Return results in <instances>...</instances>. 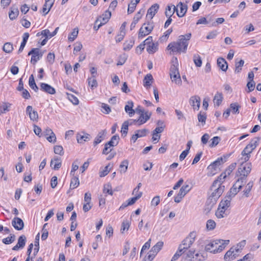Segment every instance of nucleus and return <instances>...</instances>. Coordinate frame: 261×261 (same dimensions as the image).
Masks as SVG:
<instances>
[{"mask_svg": "<svg viewBox=\"0 0 261 261\" xmlns=\"http://www.w3.org/2000/svg\"><path fill=\"white\" fill-rule=\"evenodd\" d=\"M25 242L26 237L25 236L22 235L19 237L17 244L21 247V248H22L25 246Z\"/></svg>", "mask_w": 261, "mask_h": 261, "instance_id": "bf43d9fd", "label": "nucleus"}, {"mask_svg": "<svg viewBox=\"0 0 261 261\" xmlns=\"http://www.w3.org/2000/svg\"><path fill=\"white\" fill-rule=\"evenodd\" d=\"M12 225L17 230H22L24 227V223L22 220L17 217H14L12 220Z\"/></svg>", "mask_w": 261, "mask_h": 261, "instance_id": "2eb2a0df", "label": "nucleus"}, {"mask_svg": "<svg viewBox=\"0 0 261 261\" xmlns=\"http://www.w3.org/2000/svg\"><path fill=\"white\" fill-rule=\"evenodd\" d=\"M255 82L254 81H249L247 84V87L248 88V93H250L255 88Z\"/></svg>", "mask_w": 261, "mask_h": 261, "instance_id": "774afa93", "label": "nucleus"}, {"mask_svg": "<svg viewBox=\"0 0 261 261\" xmlns=\"http://www.w3.org/2000/svg\"><path fill=\"white\" fill-rule=\"evenodd\" d=\"M223 99L222 94L220 93L217 92L214 98V102L215 105L219 106Z\"/></svg>", "mask_w": 261, "mask_h": 261, "instance_id": "a19ab883", "label": "nucleus"}, {"mask_svg": "<svg viewBox=\"0 0 261 261\" xmlns=\"http://www.w3.org/2000/svg\"><path fill=\"white\" fill-rule=\"evenodd\" d=\"M3 49L6 53H10L13 49V44L10 42H7L4 44Z\"/></svg>", "mask_w": 261, "mask_h": 261, "instance_id": "de8ad7c7", "label": "nucleus"}, {"mask_svg": "<svg viewBox=\"0 0 261 261\" xmlns=\"http://www.w3.org/2000/svg\"><path fill=\"white\" fill-rule=\"evenodd\" d=\"M58 30L59 27H57L53 32L51 33L48 29H45L41 32V34L45 37L46 39L51 38L57 34Z\"/></svg>", "mask_w": 261, "mask_h": 261, "instance_id": "a878e982", "label": "nucleus"}, {"mask_svg": "<svg viewBox=\"0 0 261 261\" xmlns=\"http://www.w3.org/2000/svg\"><path fill=\"white\" fill-rule=\"evenodd\" d=\"M193 61L196 67H200L202 65V60L200 56L196 54L193 56Z\"/></svg>", "mask_w": 261, "mask_h": 261, "instance_id": "37998d69", "label": "nucleus"}, {"mask_svg": "<svg viewBox=\"0 0 261 261\" xmlns=\"http://www.w3.org/2000/svg\"><path fill=\"white\" fill-rule=\"evenodd\" d=\"M119 140L118 135H114L111 140L105 144V147L102 150V153L108 154L111 150V147L116 146L118 145Z\"/></svg>", "mask_w": 261, "mask_h": 261, "instance_id": "0eeeda50", "label": "nucleus"}, {"mask_svg": "<svg viewBox=\"0 0 261 261\" xmlns=\"http://www.w3.org/2000/svg\"><path fill=\"white\" fill-rule=\"evenodd\" d=\"M200 100L201 99L199 96L194 95L190 97L189 102L194 110H198L200 107Z\"/></svg>", "mask_w": 261, "mask_h": 261, "instance_id": "4468645a", "label": "nucleus"}, {"mask_svg": "<svg viewBox=\"0 0 261 261\" xmlns=\"http://www.w3.org/2000/svg\"><path fill=\"white\" fill-rule=\"evenodd\" d=\"M128 125H129V123L127 121H125L123 123V124L122 125V127H121V130L122 136L124 135V136H125L126 135V134H127Z\"/></svg>", "mask_w": 261, "mask_h": 261, "instance_id": "5fc2aeb1", "label": "nucleus"}, {"mask_svg": "<svg viewBox=\"0 0 261 261\" xmlns=\"http://www.w3.org/2000/svg\"><path fill=\"white\" fill-rule=\"evenodd\" d=\"M91 138L90 135L84 132L78 133L76 135V139L79 143H83L84 142L88 141Z\"/></svg>", "mask_w": 261, "mask_h": 261, "instance_id": "a211bd4d", "label": "nucleus"}, {"mask_svg": "<svg viewBox=\"0 0 261 261\" xmlns=\"http://www.w3.org/2000/svg\"><path fill=\"white\" fill-rule=\"evenodd\" d=\"M154 25L152 21H147L143 23L139 30L138 38H142L149 34L152 31Z\"/></svg>", "mask_w": 261, "mask_h": 261, "instance_id": "39448f33", "label": "nucleus"}, {"mask_svg": "<svg viewBox=\"0 0 261 261\" xmlns=\"http://www.w3.org/2000/svg\"><path fill=\"white\" fill-rule=\"evenodd\" d=\"M129 227V223L127 220L123 221L121 227V232L123 233L125 230H128Z\"/></svg>", "mask_w": 261, "mask_h": 261, "instance_id": "e2e57ef3", "label": "nucleus"}, {"mask_svg": "<svg viewBox=\"0 0 261 261\" xmlns=\"http://www.w3.org/2000/svg\"><path fill=\"white\" fill-rule=\"evenodd\" d=\"M148 132V130L145 128L137 130L135 134L132 136V140L135 143L138 138L145 136Z\"/></svg>", "mask_w": 261, "mask_h": 261, "instance_id": "aec40b11", "label": "nucleus"}, {"mask_svg": "<svg viewBox=\"0 0 261 261\" xmlns=\"http://www.w3.org/2000/svg\"><path fill=\"white\" fill-rule=\"evenodd\" d=\"M231 199L230 196H226L220 202L219 206L221 207L222 209L227 210V208L230 206Z\"/></svg>", "mask_w": 261, "mask_h": 261, "instance_id": "5701e85b", "label": "nucleus"}, {"mask_svg": "<svg viewBox=\"0 0 261 261\" xmlns=\"http://www.w3.org/2000/svg\"><path fill=\"white\" fill-rule=\"evenodd\" d=\"M240 107H241L237 103H232L230 104L229 109H230V111H232L233 114H239Z\"/></svg>", "mask_w": 261, "mask_h": 261, "instance_id": "09e8293b", "label": "nucleus"}, {"mask_svg": "<svg viewBox=\"0 0 261 261\" xmlns=\"http://www.w3.org/2000/svg\"><path fill=\"white\" fill-rule=\"evenodd\" d=\"M88 84L91 88L96 87L97 86V83L95 79V75L92 76L88 79Z\"/></svg>", "mask_w": 261, "mask_h": 261, "instance_id": "864d4df0", "label": "nucleus"}, {"mask_svg": "<svg viewBox=\"0 0 261 261\" xmlns=\"http://www.w3.org/2000/svg\"><path fill=\"white\" fill-rule=\"evenodd\" d=\"M151 115V112L146 111L144 113H141L139 118L137 120H134L133 121L138 125H140L145 123L147 120H148L150 119Z\"/></svg>", "mask_w": 261, "mask_h": 261, "instance_id": "9d476101", "label": "nucleus"}, {"mask_svg": "<svg viewBox=\"0 0 261 261\" xmlns=\"http://www.w3.org/2000/svg\"><path fill=\"white\" fill-rule=\"evenodd\" d=\"M237 187H234L233 185L232 187L230 189L229 191L227 193L226 196H230L232 199L240 190Z\"/></svg>", "mask_w": 261, "mask_h": 261, "instance_id": "c03bdc74", "label": "nucleus"}, {"mask_svg": "<svg viewBox=\"0 0 261 261\" xmlns=\"http://www.w3.org/2000/svg\"><path fill=\"white\" fill-rule=\"evenodd\" d=\"M54 152L56 154H58L60 155H62L64 154L63 148L61 145L55 146L54 147Z\"/></svg>", "mask_w": 261, "mask_h": 261, "instance_id": "680f3d73", "label": "nucleus"}, {"mask_svg": "<svg viewBox=\"0 0 261 261\" xmlns=\"http://www.w3.org/2000/svg\"><path fill=\"white\" fill-rule=\"evenodd\" d=\"M196 237V233L195 231L190 232L189 236L182 241V243L179 245V246H181L184 250L185 249L186 251L194 242Z\"/></svg>", "mask_w": 261, "mask_h": 261, "instance_id": "423d86ee", "label": "nucleus"}, {"mask_svg": "<svg viewBox=\"0 0 261 261\" xmlns=\"http://www.w3.org/2000/svg\"><path fill=\"white\" fill-rule=\"evenodd\" d=\"M142 14L141 13V11H139L134 16L133 21L132 22L130 27V29L131 30H133L135 27L136 24L138 23L139 20L141 19L142 17Z\"/></svg>", "mask_w": 261, "mask_h": 261, "instance_id": "473e14b6", "label": "nucleus"}, {"mask_svg": "<svg viewBox=\"0 0 261 261\" xmlns=\"http://www.w3.org/2000/svg\"><path fill=\"white\" fill-rule=\"evenodd\" d=\"M246 180V178L244 176H241L240 178H238L237 181L234 184V187H237L239 189H241L242 186L243 185L244 182Z\"/></svg>", "mask_w": 261, "mask_h": 261, "instance_id": "603ef678", "label": "nucleus"}, {"mask_svg": "<svg viewBox=\"0 0 261 261\" xmlns=\"http://www.w3.org/2000/svg\"><path fill=\"white\" fill-rule=\"evenodd\" d=\"M110 164L106 166L105 168L100 171L99 173L100 177H104L106 176L110 172L111 168L110 167Z\"/></svg>", "mask_w": 261, "mask_h": 261, "instance_id": "4d7b16f0", "label": "nucleus"}, {"mask_svg": "<svg viewBox=\"0 0 261 261\" xmlns=\"http://www.w3.org/2000/svg\"><path fill=\"white\" fill-rule=\"evenodd\" d=\"M170 78L173 82H174L176 84L181 85V80L180 78V76L179 73L178 74L174 75L172 76H170Z\"/></svg>", "mask_w": 261, "mask_h": 261, "instance_id": "13d9d810", "label": "nucleus"}, {"mask_svg": "<svg viewBox=\"0 0 261 261\" xmlns=\"http://www.w3.org/2000/svg\"><path fill=\"white\" fill-rule=\"evenodd\" d=\"M236 165L237 164L236 163L231 164L225 171L222 173L218 178L220 180L224 181L226 176L230 175L232 171L235 169Z\"/></svg>", "mask_w": 261, "mask_h": 261, "instance_id": "ddd939ff", "label": "nucleus"}, {"mask_svg": "<svg viewBox=\"0 0 261 261\" xmlns=\"http://www.w3.org/2000/svg\"><path fill=\"white\" fill-rule=\"evenodd\" d=\"M164 245L162 241L158 242L155 245H154L150 250V252H153L155 255L161 250Z\"/></svg>", "mask_w": 261, "mask_h": 261, "instance_id": "2f4dec72", "label": "nucleus"}, {"mask_svg": "<svg viewBox=\"0 0 261 261\" xmlns=\"http://www.w3.org/2000/svg\"><path fill=\"white\" fill-rule=\"evenodd\" d=\"M134 103L132 101H127V104L125 106V111L130 117L133 116L135 114V110L133 109Z\"/></svg>", "mask_w": 261, "mask_h": 261, "instance_id": "c756f323", "label": "nucleus"}, {"mask_svg": "<svg viewBox=\"0 0 261 261\" xmlns=\"http://www.w3.org/2000/svg\"><path fill=\"white\" fill-rule=\"evenodd\" d=\"M215 215L218 218L221 219L226 217L228 215V213L227 212L226 209H222L221 207L219 206Z\"/></svg>", "mask_w": 261, "mask_h": 261, "instance_id": "7c9ffc66", "label": "nucleus"}, {"mask_svg": "<svg viewBox=\"0 0 261 261\" xmlns=\"http://www.w3.org/2000/svg\"><path fill=\"white\" fill-rule=\"evenodd\" d=\"M111 16V12L109 10H107L101 16L97 18L96 22H100V23L98 25L97 29L102 25L106 24L109 21Z\"/></svg>", "mask_w": 261, "mask_h": 261, "instance_id": "9b49d317", "label": "nucleus"}, {"mask_svg": "<svg viewBox=\"0 0 261 261\" xmlns=\"http://www.w3.org/2000/svg\"><path fill=\"white\" fill-rule=\"evenodd\" d=\"M40 90L49 94H54L56 93V90L54 87L44 83L40 84Z\"/></svg>", "mask_w": 261, "mask_h": 261, "instance_id": "6ab92c4d", "label": "nucleus"}, {"mask_svg": "<svg viewBox=\"0 0 261 261\" xmlns=\"http://www.w3.org/2000/svg\"><path fill=\"white\" fill-rule=\"evenodd\" d=\"M106 134V130H102L99 132L94 139L93 145L96 146L100 143L104 139V137Z\"/></svg>", "mask_w": 261, "mask_h": 261, "instance_id": "393cba45", "label": "nucleus"}, {"mask_svg": "<svg viewBox=\"0 0 261 261\" xmlns=\"http://www.w3.org/2000/svg\"><path fill=\"white\" fill-rule=\"evenodd\" d=\"M191 190V187L189 185H184L179 190L178 193L180 196L184 197Z\"/></svg>", "mask_w": 261, "mask_h": 261, "instance_id": "c9c22d12", "label": "nucleus"}, {"mask_svg": "<svg viewBox=\"0 0 261 261\" xmlns=\"http://www.w3.org/2000/svg\"><path fill=\"white\" fill-rule=\"evenodd\" d=\"M103 192L112 195L113 191L112 190L111 186L110 184L105 185L103 187Z\"/></svg>", "mask_w": 261, "mask_h": 261, "instance_id": "69168bd1", "label": "nucleus"}, {"mask_svg": "<svg viewBox=\"0 0 261 261\" xmlns=\"http://www.w3.org/2000/svg\"><path fill=\"white\" fill-rule=\"evenodd\" d=\"M19 11L17 8H11V11L9 12V16L11 20L16 19L18 15Z\"/></svg>", "mask_w": 261, "mask_h": 261, "instance_id": "8fccbe9b", "label": "nucleus"}, {"mask_svg": "<svg viewBox=\"0 0 261 261\" xmlns=\"http://www.w3.org/2000/svg\"><path fill=\"white\" fill-rule=\"evenodd\" d=\"M260 140L259 137H255L252 139L250 143L248 144L246 147L245 149L248 151V152L250 154L252 151L256 148L258 144V142Z\"/></svg>", "mask_w": 261, "mask_h": 261, "instance_id": "dca6fc26", "label": "nucleus"}, {"mask_svg": "<svg viewBox=\"0 0 261 261\" xmlns=\"http://www.w3.org/2000/svg\"><path fill=\"white\" fill-rule=\"evenodd\" d=\"M217 65L222 71H226L227 70L228 65L224 59L219 58L217 59Z\"/></svg>", "mask_w": 261, "mask_h": 261, "instance_id": "bb28decb", "label": "nucleus"}, {"mask_svg": "<svg viewBox=\"0 0 261 261\" xmlns=\"http://www.w3.org/2000/svg\"><path fill=\"white\" fill-rule=\"evenodd\" d=\"M67 98L70 100L74 105H77L79 103L78 98L72 94L66 93Z\"/></svg>", "mask_w": 261, "mask_h": 261, "instance_id": "a18cd8bd", "label": "nucleus"}, {"mask_svg": "<svg viewBox=\"0 0 261 261\" xmlns=\"http://www.w3.org/2000/svg\"><path fill=\"white\" fill-rule=\"evenodd\" d=\"M158 43H152L147 46L146 50L149 54H153L158 50Z\"/></svg>", "mask_w": 261, "mask_h": 261, "instance_id": "e433bc0d", "label": "nucleus"}, {"mask_svg": "<svg viewBox=\"0 0 261 261\" xmlns=\"http://www.w3.org/2000/svg\"><path fill=\"white\" fill-rule=\"evenodd\" d=\"M253 185V182L252 181H249L247 184L245 190L243 191L244 194L245 195V196L246 197H248L249 196V193L251 190Z\"/></svg>", "mask_w": 261, "mask_h": 261, "instance_id": "49530a36", "label": "nucleus"}, {"mask_svg": "<svg viewBox=\"0 0 261 261\" xmlns=\"http://www.w3.org/2000/svg\"><path fill=\"white\" fill-rule=\"evenodd\" d=\"M228 155H223L220 158H219L211 163L207 167L208 171V175L210 176H213L218 173L220 171L219 166L226 162Z\"/></svg>", "mask_w": 261, "mask_h": 261, "instance_id": "7ed1b4c3", "label": "nucleus"}, {"mask_svg": "<svg viewBox=\"0 0 261 261\" xmlns=\"http://www.w3.org/2000/svg\"><path fill=\"white\" fill-rule=\"evenodd\" d=\"M216 227L215 222L211 219L208 220L206 222V228L208 230H213Z\"/></svg>", "mask_w": 261, "mask_h": 261, "instance_id": "052dcab7", "label": "nucleus"}, {"mask_svg": "<svg viewBox=\"0 0 261 261\" xmlns=\"http://www.w3.org/2000/svg\"><path fill=\"white\" fill-rule=\"evenodd\" d=\"M78 30L74 29L70 35L68 36V40L70 42H72L76 38L78 34Z\"/></svg>", "mask_w": 261, "mask_h": 261, "instance_id": "0e129e2a", "label": "nucleus"}, {"mask_svg": "<svg viewBox=\"0 0 261 261\" xmlns=\"http://www.w3.org/2000/svg\"><path fill=\"white\" fill-rule=\"evenodd\" d=\"M244 64V61L243 60H240L239 61H237V60H236L235 62V72L237 73H240Z\"/></svg>", "mask_w": 261, "mask_h": 261, "instance_id": "58836bf2", "label": "nucleus"}, {"mask_svg": "<svg viewBox=\"0 0 261 261\" xmlns=\"http://www.w3.org/2000/svg\"><path fill=\"white\" fill-rule=\"evenodd\" d=\"M140 0H132L130 3L128 5L127 13L131 14L134 12L137 4L139 3Z\"/></svg>", "mask_w": 261, "mask_h": 261, "instance_id": "f704fd0d", "label": "nucleus"}, {"mask_svg": "<svg viewBox=\"0 0 261 261\" xmlns=\"http://www.w3.org/2000/svg\"><path fill=\"white\" fill-rule=\"evenodd\" d=\"M223 181L218 178L214 180L211 188L212 193L206 201L211 208L216 204L217 200L224 192L225 187L222 186Z\"/></svg>", "mask_w": 261, "mask_h": 261, "instance_id": "f03ea898", "label": "nucleus"}, {"mask_svg": "<svg viewBox=\"0 0 261 261\" xmlns=\"http://www.w3.org/2000/svg\"><path fill=\"white\" fill-rule=\"evenodd\" d=\"M26 113L29 115L30 119L33 121H37L38 120V114L36 111L33 110L31 106H28L26 109Z\"/></svg>", "mask_w": 261, "mask_h": 261, "instance_id": "f3484780", "label": "nucleus"}, {"mask_svg": "<svg viewBox=\"0 0 261 261\" xmlns=\"http://www.w3.org/2000/svg\"><path fill=\"white\" fill-rule=\"evenodd\" d=\"M15 236L13 234H11V236L4 238L2 240V242L5 244H10L15 241Z\"/></svg>", "mask_w": 261, "mask_h": 261, "instance_id": "6e6d98bb", "label": "nucleus"}, {"mask_svg": "<svg viewBox=\"0 0 261 261\" xmlns=\"http://www.w3.org/2000/svg\"><path fill=\"white\" fill-rule=\"evenodd\" d=\"M175 62L174 64H173L170 67V76H172L174 75L178 74L179 73L178 71V64L177 62V58H175Z\"/></svg>", "mask_w": 261, "mask_h": 261, "instance_id": "cd10ccee", "label": "nucleus"}, {"mask_svg": "<svg viewBox=\"0 0 261 261\" xmlns=\"http://www.w3.org/2000/svg\"><path fill=\"white\" fill-rule=\"evenodd\" d=\"M142 195V192H139L138 194H136V196L129 199L127 201V205H133L134 204L136 201L139 199Z\"/></svg>", "mask_w": 261, "mask_h": 261, "instance_id": "3c124183", "label": "nucleus"}, {"mask_svg": "<svg viewBox=\"0 0 261 261\" xmlns=\"http://www.w3.org/2000/svg\"><path fill=\"white\" fill-rule=\"evenodd\" d=\"M153 79L151 74H147L144 78L143 85L147 89L150 88L153 82Z\"/></svg>", "mask_w": 261, "mask_h": 261, "instance_id": "c85d7f7f", "label": "nucleus"}, {"mask_svg": "<svg viewBox=\"0 0 261 261\" xmlns=\"http://www.w3.org/2000/svg\"><path fill=\"white\" fill-rule=\"evenodd\" d=\"M172 6H168L166 9L165 15L167 17H171L174 13V11H172Z\"/></svg>", "mask_w": 261, "mask_h": 261, "instance_id": "338daca9", "label": "nucleus"}, {"mask_svg": "<svg viewBox=\"0 0 261 261\" xmlns=\"http://www.w3.org/2000/svg\"><path fill=\"white\" fill-rule=\"evenodd\" d=\"M28 55H32L31 62L35 64L42 57L43 53H41L39 48H33L29 52Z\"/></svg>", "mask_w": 261, "mask_h": 261, "instance_id": "1a4fd4ad", "label": "nucleus"}, {"mask_svg": "<svg viewBox=\"0 0 261 261\" xmlns=\"http://www.w3.org/2000/svg\"><path fill=\"white\" fill-rule=\"evenodd\" d=\"M70 184V189H74L77 188L80 185V181L79 177L76 176H72Z\"/></svg>", "mask_w": 261, "mask_h": 261, "instance_id": "72a5a7b5", "label": "nucleus"}, {"mask_svg": "<svg viewBox=\"0 0 261 261\" xmlns=\"http://www.w3.org/2000/svg\"><path fill=\"white\" fill-rule=\"evenodd\" d=\"M221 243L220 239L210 241L206 244L205 250L214 254L219 253L225 248L223 245H220Z\"/></svg>", "mask_w": 261, "mask_h": 261, "instance_id": "20e7f679", "label": "nucleus"}, {"mask_svg": "<svg viewBox=\"0 0 261 261\" xmlns=\"http://www.w3.org/2000/svg\"><path fill=\"white\" fill-rule=\"evenodd\" d=\"M159 8V5L157 4H154L150 7L147 11V14L146 15V17H148L151 20L153 17L156 13L158 9Z\"/></svg>", "mask_w": 261, "mask_h": 261, "instance_id": "412c9836", "label": "nucleus"}, {"mask_svg": "<svg viewBox=\"0 0 261 261\" xmlns=\"http://www.w3.org/2000/svg\"><path fill=\"white\" fill-rule=\"evenodd\" d=\"M128 161L127 160H123L119 166V170L121 173H125L127 170L128 166Z\"/></svg>", "mask_w": 261, "mask_h": 261, "instance_id": "4c0bfd02", "label": "nucleus"}, {"mask_svg": "<svg viewBox=\"0 0 261 261\" xmlns=\"http://www.w3.org/2000/svg\"><path fill=\"white\" fill-rule=\"evenodd\" d=\"M177 7H178L180 9V12L177 11V15L179 17H183L187 12L188 7L187 5L184 4L182 2H179L178 4L177 5Z\"/></svg>", "mask_w": 261, "mask_h": 261, "instance_id": "b1692460", "label": "nucleus"}, {"mask_svg": "<svg viewBox=\"0 0 261 261\" xmlns=\"http://www.w3.org/2000/svg\"><path fill=\"white\" fill-rule=\"evenodd\" d=\"M191 36V33L180 35L176 41L172 42L169 43L167 48L170 50V54L174 55L181 53H186Z\"/></svg>", "mask_w": 261, "mask_h": 261, "instance_id": "f257e3e1", "label": "nucleus"}, {"mask_svg": "<svg viewBox=\"0 0 261 261\" xmlns=\"http://www.w3.org/2000/svg\"><path fill=\"white\" fill-rule=\"evenodd\" d=\"M240 251L241 249L239 248V245H237L236 247H231L227 251L224 255V258L226 261L233 260L236 258Z\"/></svg>", "mask_w": 261, "mask_h": 261, "instance_id": "6e6552de", "label": "nucleus"}, {"mask_svg": "<svg viewBox=\"0 0 261 261\" xmlns=\"http://www.w3.org/2000/svg\"><path fill=\"white\" fill-rule=\"evenodd\" d=\"M252 165L250 163H246L245 165L242 164L241 166L238 169V172L240 175L246 177L251 170Z\"/></svg>", "mask_w": 261, "mask_h": 261, "instance_id": "f8f14e48", "label": "nucleus"}, {"mask_svg": "<svg viewBox=\"0 0 261 261\" xmlns=\"http://www.w3.org/2000/svg\"><path fill=\"white\" fill-rule=\"evenodd\" d=\"M39 237H40V234H39V233H38L36 237H35V242H34V246H35V248H34V255L35 256L37 253L38 252V251H39Z\"/></svg>", "mask_w": 261, "mask_h": 261, "instance_id": "ea45409f", "label": "nucleus"}, {"mask_svg": "<svg viewBox=\"0 0 261 261\" xmlns=\"http://www.w3.org/2000/svg\"><path fill=\"white\" fill-rule=\"evenodd\" d=\"M62 161L60 158L55 156L50 161V166L55 170H58L61 167Z\"/></svg>", "mask_w": 261, "mask_h": 261, "instance_id": "4be33fe9", "label": "nucleus"}, {"mask_svg": "<svg viewBox=\"0 0 261 261\" xmlns=\"http://www.w3.org/2000/svg\"><path fill=\"white\" fill-rule=\"evenodd\" d=\"M221 139L219 137L216 136L210 140L209 146L213 148L217 146L219 143Z\"/></svg>", "mask_w": 261, "mask_h": 261, "instance_id": "79ce46f5", "label": "nucleus"}]
</instances>
